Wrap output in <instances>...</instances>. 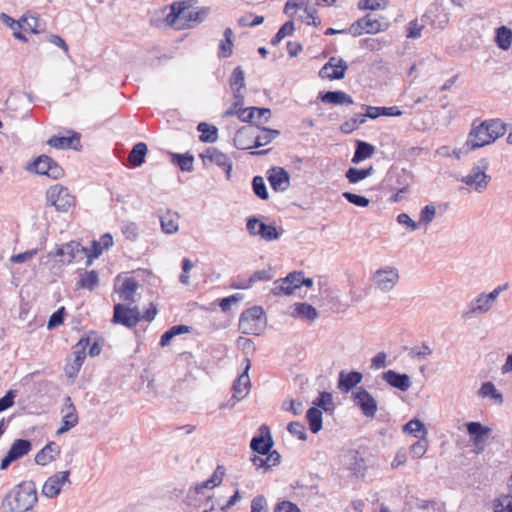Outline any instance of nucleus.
I'll use <instances>...</instances> for the list:
<instances>
[{"instance_id": "nucleus-56", "label": "nucleus", "mask_w": 512, "mask_h": 512, "mask_svg": "<svg viewBox=\"0 0 512 512\" xmlns=\"http://www.w3.org/2000/svg\"><path fill=\"white\" fill-rule=\"evenodd\" d=\"M104 250L103 246H101V243L93 240L91 242V247L87 248V254H85V257L87 258L86 265H91L93 259L98 258L102 251Z\"/></svg>"}, {"instance_id": "nucleus-16", "label": "nucleus", "mask_w": 512, "mask_h": 512, "mask_svg": "<svg viewBox=\"0 0 512 512\" xmlns=\"http://www.w3.org/2000/svg\"><path fill=\"white\" fill-rule=\"evenodd\" d=\"M347 69L348 65L343 59L331 57L320 69L319 76L322 79L340 80L345 77Z\"/></svg>"}, {"instance_id": "nucleus-35", "label": "nucleus", "mask_w": 512, "mask_h": 512, "mask_svg": "<svg viewBox=\"0 0 512 512\" xmlns=\"http://www.w3.org/2000/svg\"><path fill=\"white\" fill-rule=\"evenodd\" d=\"M224 39L220 41L219 43V51L218 56L220 58H228L233 53V37L234 33L233 30L228 27L224 30L223 33Z\"/></svg>"}, {"instance_id": "nucleus-4", "label": "nucleus", "mask_w": 512, "mask_h": 512, "mask_svg": "<svg viewBox=\"0 0 512 512\" xmlns=\"http://www.w3.org/2000/svg\"><path fill=\"white\" fill-rule=\"evenodd\" d=\"M266 316L261 306L244 310L239 317V330L246 335H260L266 327Z\"/></svg>"}, {"instance_id": "nucleus-36", "label": "nucleus", "mask_w": 512, "mask_h": 512, "mask_svg": "<svg viewBox=\"0 0 512 512\" xmlns=\"http://www.w3.org/2000/svg\"><path fill=\"white\" fill-rule=\"evenodd\" d=\"M178 219L177 213L167 211L164 215L160 216L162 231L166 234H174L178 231Z\"/></svg>"}, {"instance_id": "nucleus-10", "label": "nucleus", "mask_w": 512, "mask_h": 512, "mask_svg": "<svg viewBox=\"0 0 512 512\" xmlns=\"http://www.w3.org/2000/svg\"><path fill=\"white\" fill-rule=\"evenodd\" d=\"M87 254V248L77 241H70L58 246L53 256L59 257L63 264H70L73 261H81Z\"/></svg>"}, {"instance_id": "nucleus-23", "label": "nucleus", "mask_w": 512, "mask_h": 512, "mask_svg": "<svg viewBox=\"0 0 512 512\" xmlns=\"http://www.w3.org/2000/svg\"><path fill=\"white\" fill-rule=\"evenodd\" d=\"M300 273L292 272L289 273L285 278L276 280L274 282V287L272 289V293L276 296L278 295H291L294 291L299 288V278Z\"/></svg>"}, {"instance_id": "nucleus-63", "label": "nucleus", "mask_w": 512, "mask_h": 512, "mask_svg": "<svg viewBox=\"0 0 512 512\" xmlns=\"http://www.w3.org/2000/svg\"><path fill=\"white\" fill-rule=\"evenodd\" d=\"M436 213V209L433 205H426L420 212L419 224L428 225L432 222Z\"/></svg>"}, {"instance_id": "nucleus-57", "label": "nucleus", "mask_w": 512, "mask_h": 512, "mask_svg": "<svg viewBox=\"0 0 512 512\" xmlns=\"http://www.w3.org/2000/svg\"><path fill=\"white\" fill-rule=\"evenodd\" d=\"M121 231L125 238L130 241H136L139 235V228L134 222L124 223L121 227Z\"/></svg>"}, {"instance_id": "nucleus-51", "label": "nucleus", "mask_w": 512, "mask_h": 512, "mask_svg": "<svg viewBox=\"0 0 512 512\" xmlns=\"http://www.w3.org/2000/svg\"><path fill=\"white\" fill-rule=\"evenodd\" d=\"M366 122L365 115L363 114H356L354 117L349 119L348 121L344 122L340 129L343 133L349 134L356 130L361 124H364Z\"/></svg>"}, {"instance_id": "nucleus-41", "label": "nucleus", "mask_w": 512, "mask_h": 512, "mask_svg": "<svg viewBox=\"0 0 512 512\" xmlns=\"http://www.w3.org/2000/svg\"><path fill=\"white\" fill-rule=\"evenodd\" d=\"M495 42L502 50H508L512 42V30L501 26L496 30Z\"/></svg>"}, {"instance_id": "nucleus-28", "label": "nucleus", "mask_w": 512, "mask_h": 512, "mask_svg": "<svg viewBox=\"0 0 512 512\" xmlns=\"http://www.w3.org/2000/svg\"><path fill=\"white\" fill-rule=\"evenodd\" d=\"M60 446L55 442L46 444L36 455L35 462L38 465L45 466L54 461L60 455Z\"/></svg>"}, {"instance_id": "nucleus-60", "label": "nucleus", "mask_w": 512, "mask_h": 512, "mask_svg": "<svg viewBox=\"0 0 512 512\" xmlns=\"http://www.w3.org/2000/svg\"><path fill=\"white\" fill-rule=\"evenodd\" d=\"M342 196L351 204H354L358 207H367L370 203V200L361 195L354 194L352 192H344Z\"/></svg>"}, {"instance_id": "nucleus-9", "label": "nucleus", "mask_w": 512, "mask_h": 512, "mask_svg": "<svg viewBox=\"0 0 512 512\" xmlns=\"http://www.w3.org/2000/svg\"><path fill=\"white\" fill-rule=\"evenodd\" d=\"M47 201L58 211L66 212L73 205L74 197L60 184L51 186L46 193Z\"/></svg>"}, {"instance_id": "nucleus-62", "label": "nucleus", "mask_w": 512, "mask_h": 512, "mask_svg": "<svg viewBox=\"0 0 512 512\" xmlns=\"http://www.w3.org/2000/svg\"><path fill=\"white\" fill-rule=\"evenodd\" d=\"M250 512H268L267 500L263 495H257L252 499Z\"/></svg>"}, {"instance_id": "nucleus-3", "label": "nucleus", "mask_w": 512, "mask_h": 512, "mask_svg": "<svg viewBox=\"0 0 512 512\" xmlns=\"http://www.w3.org/2000/svg\"><path fill=\"white\" fill-rule=\"evenodd\" d=\"M488 169V160L482 158L472 166L466 175L461 176L459 180L465 184L470 191L483 194L487 191L492 180V177L487 173Z\"/></svg>"}, {"instance_id": "nucleus-52", "label": "nucleus", "mask_w": 512, "mask_h": 512, "mask_svg": "<svg viewBox=\"0 0 512 512\" xmlns=\"http://www.w3.org/2000/svg\"><path fill=\"white\" fill-rule=\"evenodd\" d=\"M252 189L254 194L262 200L269 198V193L262 176H255L252 180Z\"/></svg>"}, {"instance_id": "nucleus-64", "label": "nucleus", "mask_w": 512, "mask_h": 512, "mask_svg": "<svg viewBox=\"0 0 512 512\" xmlns=\"http://www.w3.org/2000/svg\"><path fill=\"white\" fill-rule=\"evenodd\" d=\"M273 512H300V509L290 501H281L275 506Z\"/></svg>"}, {"instance_id": "nucleus-49", "label": "nucleus", "mask_w": 512, "mask_h": 512, "mask_svg": "<svg viewBox=\"0 0 512 512\" xmlns=\"http://www.w3.org/2000/svg\"><path fill=\"white\" fill-rule=\"evenodd\" d=\"M229 84L232 91H240L245 88L244 71L240 66L234 68L229 80Z\"/></svg>"}, {"instance_id": "nucleus-59", "label": "nucleus", "mask_w": 512, "mask_h": 512, "mask_svg": "<svg viewBox=\"0 0 512 512\" xmlns=\"http://www.w3.org/2000/svg\"><path fill=\"white\" fill-rule=\"evenodd\" d=\"M287 430L293 436H296L299 440H306L307 433L305 426L297 421L290 422L287 426Z\"/></svg>"}, {"instance_id": "nucleus-2", "label": "nucleus", "mask_w": 512, "mask_h": 512, "mask_svg": "<svg viewBox=\"0 0 512 512\" xmlns=\"http://www.w3.org/2000/svg\"><path fill=\"white\" fill-rule=\"evenodd\" d=\"M37 489L32 481H24L10 490L2 503L7 512H27L37 502Z\"/></svg>"}, {"instance_id": "nucleus-48", "label": "nucleus", "mask_w": 512, "mask_h": 512, "mask_svg": "<svg viewBox=\"0 0 512 512\" xmlns=\"http://www.w3.org/2000/svg\"><path fill=\"white\" fill-rule=\"evenodd\" d=\"M493 512H512V495L501 494L494 499Z\"/></svg>"}, {"instance_id": "nucleus-26", "label": "nucleus", "mask_w": 512, "mask_h": 512, "mask_svg": "<svg viewBox=\"0 0 512 512\" xmlns=\"http://www.w3.org/2000/svg\"><path fill=\"white\" fill-rule=\"evenodd\" d=\"M90 342L91 339L89 337H82L74 346V362L71 365L70 370H67L70 377L80 371L86 357V349Z\"/></svg>"}, {"instance_id": "nucleus-47", "label": "nucleus", "mask_w": 512, "mask_h": 512, "mask_svg": "<svg viewBox=\"0 0 512 512\" xmlns=\"http://www.w3.org/2000/svg\"><path fill=\"white\" fill-rule=\"evenodd\" d=\"M373 172V167H369L367 169H358L355 167H351L346 171V178L352 184H356L368 176H370Z\"/></svg>"}, {"instance_id": "nucleus-43", "label": "nucleus", "mask_w": 512, "mask_h": 512, "mask_svg": "<svg viewBox=\"0 0 512 512\" xmlns=\"http://www.w3.org/2000/svg\"><path fill=\"white\" fill-rule=\"evenodd\" d=\"M197 130L201 132L200 141L205 143H214L218 139V130L215 126H211L205 122H201L197 126Z\"/></svg>"}, {"instance_id": "nucleus-11", "label": "nucleus", "mask_w": 512, "mask_h": 512, "mask_svg": "<svg viewBox=\"0 0 512 512\" xmlns=\"http://www.w3.org/2000/svg\"><path fill=\"white\" fill-rule=\"evenodd\" d=\"M246 228L251 236H259L268 242L278 240L281 235L274 225L266 224L256 217L247 220Z\"/></svg>"}, {"instance_id": "nucleus-37", "label": "nucleus", "mask_w": 512, "mask_h": 512, "mask_svg": "<svg viewBox=\"0 0 512 512\" xmlns=\"http://www.w3.org/2000/svg\"><path fill=\"white\" fill-rule=\"evenodd\" d=\"M280 135V131L276 129H270L266 127H259L256 132V148L263 147L271 143Z\"/></svg>"}, {"instance_id": "nucleus-53", "label": "nucleus", "mask_w": 512, "mask_h": 512, "mask_svg": "<svg viewBox=\"0 0 512 512\" xmlns=\"http://www.w3.org/2000/svg\"><path fill=\"white\" fill-rule=\"evenodd\" d=\"M272 271L271 269H262L255 271L248 279L247 285L242 286L243 288H251L254 283L258 281H268L272 279Z\"/></svg>"}, {"instance_id": "nucleus-31", "label": "nucleus", "mask_w": 512, "mask_h": 512, "mask_svg": "<svg viewBox=\"0 0 512 512\" xmlns=\"http://www.w3.org/2000/svg\"><path fill=\"white\" fill-rule=\"evenodd\" d=\"M383 379L389 385L401 391H407L411 386V381L407 374H400L394 370H387L384 372Z\"/></svg>"}, {"instance_id": "nucleus-46", "label": "nucleus", "mask_w": 512, "mask_h": 512, "mask_svg": "<svg viewBox=\"0 0 512 512\" xmlns=\"http://www.w3.org/2000/svg\"><path fill=\"white\" fill-rule=\"evenodd\" d=\"M294 315L310 321H314L318 317L317 310L310 304L299 303L296 304Z\"/></svg>"}, {"instance_id": "nucleus-24", "label": "nucleus", "mask_w": 512, "mask_h": 512, "mask_svg": "<svg viewBox=\"0 0 512 512\" xmlns=\"http://www.w3.org/2000/svg\"><path fill=\"white\" fill-rule=\"evenodd\" d=\"M268 181L274 191L284 192L290 186V175L282 167H273L268 171Z\"/></svg>"}, {"instance_id": "nucleus-21", "label": "nucleus", "mask_w": 512, "mask_h": 512, "mask_svg": "<svg viewBox=\"0 0 512 512\" xmlns=\"http://www.w3.org/2000/svg\"><path fill=\"white\" fill-rule=\"evenodd\" d=\"M466 428L477 453H480L484 449L485 442L491 433V429L487 426H483L480 422H468L466 424Z\"/></svg>"}, {"instance_id": "nucleus-17", "label": "nucleus", "mask_w": 512, "mask_h": 512, "mask_svg": "<svg viewBox=\"0 0 512 512\" xmlns=\"http://www.w3.org/2000/svg\"><path fill=\"white\" fill-rule=\"evenodd\" d=\"M32 448L31 442L26 439H17L13 442L6 456L1 460L0 469L5 470L9 465L22 458L30 452Z\"/></svg>"}, {"instance_id": "nucleus-58", "label": "nucleus", "mask_w": 512, "mask_h": 512, "mask_svg": "<svg viewBox=\"0 0 512 512\" xmlns=\"http://www.w3.org/2000/svg\"><path fill=\"white\" fill-rule=\"evenodd\" d=\"M427 448H428V441H427L426 437L420 438L411 446L410 453H411L412 457L418 459V458H421L426 453Z\"/></svg>"}, {"instance_id": "nucleus-6", "label": "nucleus", "mask_w": 512, "mask_h": 512, "mask_svg": "<svg viewBox=\"0 0 512 512\" xmlns=\"http://www.w3.org/2000/svg\"><path fill=\"white\" fill-rule=\"evenodd\" d=\"M27 171L47 176L53 180L60 179L64 175L63 168L51 157L40 155L26 167Z\"/></svg>"}, {"instance_id": "nucleus-27", "label": "nucleus", "mask_w": 512, "mask_h": 512, "mask_svg": "<svg viewBox=\"0 0 512 512\" xmlns=\"http://www.w3.org/2000/svg\"><path fill=\"white\" fill-rule=\"evenodd\" d=\"M47 144L55 149H78L80 146V136L78 133H73L71 136H52L47 141Z\"/></svg>"}, {"instance_id": "nucleus-29", "label": "nucleus", "mask_w": 512, "mask_h": 512, "mask_svg": "<svg viewBox=\"0 0 512 512\" xmlns=\"http://www.w3.org/2000/svg\"><path fill=\"white\" fill-rule=\"evenodd\" d=\"M362 379L363 375L358 371H341L338 378V388L342 392L347 393L361 383Z\"/></svg>"}, {"instance_id": "nucleus-40", "label": "nucleus", "mask_w": 512, "mask_h": 512, "mask_svg": "<svg viewBox=\"0 0 512 512\" xmlns=\"http://www.w3.org/2000/svg\"><path fill=\"white\" fill-rule=\"evenodd\" d=\"M309 429L312 433H318L322 429V412L317 407H311L306 413Z\"/></svg>"}, {"instance_id": "nucleus-7", "label": "nucleus", "mask_w": 512, "mask_h": 512, "mask_svg": "<svg viewBox=\"0 0 512 512\" xmlns=\"http://www.w3.org/2000/svg\"><path fill=\"white\" fill-rule=\"evenodd\" d=\"M400 278L397 268L385 266L373 273L372 280L375 286L382 292H390L398 283Z\"/></svg>"}, {"instance_id": "nucleus-13", "label": "nucleus", "mask_w": 512, "mask_h": 512, "mask_svg": "<svg viewBox=\"0 0 512 512\" xmlns=\"http://www.w3.org/2000/svg\"><path fill=\"white\" fill-rule=\"evenodd\" d=\"M354 404L361 410L366 417L373 418L377 412V401L363 387L358 388L352 393Z\"/></svg>"}, {"instance_id": "nucleus-12", "label": "nucleus", "mask_w": 512, "mask_h": 512, "mask_svg": "<svg viewBox=\"0 0 512 512\" xmlns=\"http://www.w3.org/2000/svg\"><path fill=\"white\" fill-rule=\"evenodd\" d=\"M141 321V314L137 307L129 308L123 304L114 305L113 322L128 328L135 327Z\"/></svg>"}, {"instance_id": "nucleus-33", "label": "nucleus", "mask_w": 512, "mask_h": 512, "mask_svg": "<svg viewBox=\"0 0 512 512\" xmlns=\"http://www.w3.org/2000/svg\"><path fill=\"white\" fill-rule=\"evenodd\" d=\"M98 285V273L95 270H90L80 274L76 287L77 289H87L89 291H93Z\"/></svg>"}, {"instance_id": "nucleus-20", "label": "nucleus", "mask_w": 512, "mask_h": 512, "mask_svg": "<svg viewBox=\"0 0 512 512\" xmlns=\"http://www.w3.org/2000/svg\"><path fill=\"white\" fill-rule=\"evenodd\" d=\"M256 132H258V126L247 125L241 127L233 139L235 147L241 150L256 148Z\"/></svg>"}, {"instance_id": "nucleus-19", "label": "nucleus", "mask_w": 512, "mask_h": 512, "mask_svg": "<svg viewBox=\"0 0 512 512\" xmlns=\"http://www.w3.org/2000/svg\"><path fill=\"white\" fill-rule=\"evenodd\" d=\"M63 417L61 420V426L56 431V436H60L78 424L79 417L75 405L71 398L67 396L64 399V407L62 409Z\"/></svg>"}, {"instance_id": "nucleus-18", "label": "nucleus", "mask_w": 512, "mask_h": 512, "mask_svg": "<svg viewBox=\"0 0 512 512\" xmlns=\"http://www.w3.org/2000/svg\"><path fill=\"white\" fill-rule=\"evenodd\" d=\"M273 444L270 429L267 425L263 424L259 427V434L251 439L250 448L259 455H266L273 447Z\"/></svg>"}, {"instance_id": "nucleus-32", "label": "nucleus", "mask_w": 512, "mask_h": 512, "mask_svg": "<svg viewBox=\"0 0 512 512\" xmlns=\"http://www.w3.org/2000/svg\"><path fill=\"white\" fill-rule=\"evenodd\" d=\"M319 98L323 103L333 105H352L354 103L350 95L340 90L320 93Z\"/></svg>"}, {"instance_id": "nucleus-61", "label": "nucleus", "mask_w": 512, "mask_h": 512, "mask_svg": "<svg viewBox=\"0 0 512 512\" xmlns=\"http://www.w3.org/2000/svg\"><path fill=\"white\" fill-rule=\"evenodd\" d=\"M314 404L329 411L333 408L332 395L329 392H321L319 397L314 401Z\"/></svg>"}, {"instance_id": "nucleus-14", "label": "nucleus", "mask_w": 512, "mask_h": 512, "mask_svg": "<svg viewBox=\"0 0 512 512\" xmlns=\"http://www.w3.org/2000/svg\"><path fill=\"white\" fill-rule=\"evenodd\" d=\"M382 31L381 22L373 17L371 14H367L364 17L358 19L348 29V32L354 37H358L363 33L376 34Z\"/></svg>"}, {"instance_id": "nucleus-50", "label": "nucleus", "mask_w": 512, "mask_h": 512, "mask_svg": "<svg viewBox=\"0 0 512 512\" xmlns=\"http://www.w3.org/2000/svg\"><path fill=\"white\" fill-rule=\"evenodd\" d=\"M194 157L190 154H172V162L182 171L190 172L193 170Z\"/></svg>"}, {"instance_id": "nucleus-1", "label": "nucleus", "mask_w": 512, "mask_h": 512, "mask_svg": "<svg viewBox=\"0 0 512 512\" xmlns=\"http://www.w3.org/2000/svg\"><path fill=\"white\" fill-rule=\"evenodd\" d=\"M197 0H183L172 3L170 12L166 15L167 25L177 29H190L203 22L210 13V8H196Z\"/></svg>"}, {"instance_id": "nucleus-22", "label": "nucleus", "mask_w": 512, "mask_h": 512, "mask_svg": "<svg viewBox=\"0 0 512 512\" xmlns=\"http://www.w3.org/2000/svg\"><path fill=\"white\" fill-rule=\"evenodd\" d=\"M200 157L204 162L209 160L211 163H215L217 166L223 168L226 172L227 178H230L232 161L228 155L224 154L217 148L209 147L202 154H200Z\"/></svg>"}, {"instance_id": "nucleus-42", "label": "nucleus", "mask_w": 512, "mask_h": 512, "mask_svg": "<svg viewBox=\"0 0 512 512\" xmlns=\"http://www.w3.org/2000/svg\"><path fill=\"white\" fill-rule=\"evenodd\" d=\"M403 432L413 435L414 437H419L420 439L426 437L427 429L423 422L414 418L403 426Z\"/></svg>"}, {"instance_id": "nucleus-55", "label": "nucleus", "mask_w": 512, "mask_h": 512, "mask_svg": "<svg viewBox=\"0 0 512 512\" xmlns=\"http://www.w3.org/2000/svg\"><path fill=\"white\" fill-rule=\"evenodd\" d=\"M387 6V0H360L358 8L361 10H380Z\"/></svg>"}, {"instance_id": "nucleus-5", "label": "nucleus", "mask_w": 512, "mask_h": 512, "mask_svg": "<svg viewBox=\"0 0 512 512\" xmlns=\"http://www.w3.org/2000/svg\"><path fill=\"white\" fill-rule=\"evenodd\" d=\"M507 289V285L497 286L489 293H480L468 305V309L463 312L464 318H472L475 315L489 312L499 298L501 292Z\"/></svg>"}, {"instance_id": "nucleus-15", "label": "nucleus", "mask_w": 512, "mask_h": 512, "mask_svg": "<svg viewBox=\"0 0 512 512\" xmlns=\"http://www.w3.org/2000/svg\"><path fill=\"white\" fill-rule=\"evenodd\" d=\"M69 476L70 471L67 470L57 472L48 477L42 487V494L50 499L57 497L60 494L63 485L70 483Z\"/></svg>"}, {"instance_id": "nucleus-39", "label": "nucleus", "mask_w": 512, "mask_h": 512, "mask_svg": "<svg viewBox=\"0 0 512 512\" xmlns=\"http://www.w3.org/2000/svg\"><path fill=\"white\" fill-rule=\"evenodd\" d=\"M375 148L370 143H367L365 141H357L356 142V149L352 158V162L357 164L369 157L372 156L374 153Z\"/></svg>"}, {"instance_id": "nucleus-30", "label": "nucleus", "mask_w": 512, "mask_h": 512, "mask_svg": "<svg viewBox=\"0 0 512 512\" xmlns=\"http://www.w3.org/2000/svg\"><path fill=\"white\" fill-rule=\"evenodd\" d=\"M281 456L276 451H269L266 455L253 456L251 461L256 469H262L264 472L270 470L272 467L280 463Z\"/></svg>"}, {"instance_id": "nucleus-44", "label": "nucleus", "mask_w": 512, "mask_h": 512, "mask_svg": "<svg viewBox=\"0 0 512 512\" xmlns=\"http://www.w3.org/2000/svg\"><path fill=\"white\" fill-rule=\"evenodd\" d=\"M484 123L494 142L506 132L507 125L500 119L485 120Z\"/></svg>"}, {"instance_id": "nucleus-45", "label": "nucleus", "mask_w": 512, "mask_h": 512, "mask_svg": "<svg viewBox=\"0 0 512 512\" xmlns=\"http://www.w3.org/2000/svg\"><path fill=\"white\" fill-rule=\"evenodd\" d=\"M137 287L138 284L133 278L124 280L119 291L120 298L124 301H133Z\"/></svg>"}, {"instance_id": "nucleus-8", "label": "nucleus", "mask_w": 512, "mask_h": 512, "mask_svg": "<svg viewBox=\"0 0 512 512\" xmlns=\"http://www.w3.org/2000/svg\"><path fill=\"white\" fill-rule=\"evenodd\" d=\"M493 138L486 128L484 121L479 124L474 121L467 137L466 150H476L493 143Z\"/></svg>"}, {"instance_id": "nucleus-34", "label": "nucleus", "mask_w": 512, "mask_h": 512, "mask_svg": "<svg viewBox=\"0 0 512 512\" xmlns=\"http://www.w3.org/2000/svg\"><path fill=\"white\" fill-rule=\"evenodd\" d=\"M478 394L482 398H490L497 405L503 404V394L490 381L482 384Z\"/></svg>"}, {"instance_id": "nucleus-38", "label": "nucleus", "mask_w": 512, "mask_h": 512, "mask_svg": "<svg viewBox=\"0 0 512 512\" xmlns=\"http://www.w3.org/2000/svg\"><path fill=\"white\" fill-rule=\"evenodd\" d=\"M147 145L143 142L135 144L129 153L128 160L133 167L141 166L145 161L147 154Z\"/></svg>"}, {"instance_id": "nucleus-54", "label": "nucleus", "mask_w": 512, "mask_h": 512, "mask_svg": "<svg viewBox=\"0 0 512 512\" xmlns=\"http://www.w3.org/2000/svg\"><path fill=\"white\" fill-rule=\"evenodd\" d=\"M302 9L304 12H309V0H288L284 7V12L287 15H292L291 10Z\"/></svg>"}, {"instance_id": "nucleus-25", "label": "nucleus", "mask_w": 512, "mask_h": 512, "mask_svg": "<svg viewBox=\"0 0 512 512\" xmlns=\"http://www.w3.org/2000/svg\"><path fill=\"white\" fill-rule=\"evenodd\" d=\"M244 362H245V370L242 374H240L237 377V379L235 380V382L233 384V391H234L233 396L237 400H241L247 395L250 385H251L250 378L248 375V371L251 367V363H250L249 358H245Z\"/></svg>"}]
</instances>
